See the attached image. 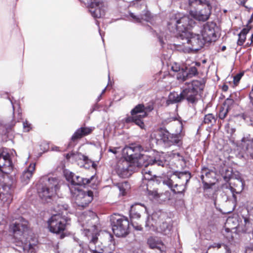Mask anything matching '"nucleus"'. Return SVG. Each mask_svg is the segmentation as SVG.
I'll return each mask as SVG.
<instances>
[{
  "instance_id": "nucleus-1",
  "label": "nucleus",
  "mask_w": 253,
  "mask_h": 253,
  "mask_svg": "<svg viewBox=\"0 0 253 253\" xmlns=\"http://www.w3.org/2000/svg\"><path fill=\"white\" fill-rule=\"evenodd\" d=\"M195 24L194 21L188 16L183 15L180 13H176L172 15L168 22V28L172 32H178L180 34L179 38L182 40L181 44L186 47L188 45L185 39L189 37V33L186 32Z\"/></svg>"
},
{
  "instance_id": "nucleus-2",
  "label": "nucleus",
  "mask_w": 253,
  "mask_h": 253,
  "mask_svg": "<svg viewBox=\"0 0 253 253\" xmlns=\"http://www.w3.org/2000/svg\"><path fill=\"white\" fill-rule=\"evenodd\" d=\"M59 182L58 178L47 175L40 178L37 184V192L42 202H48L56 195L60 188Z\"/></svg>"
},
{
  "instance_id": "nucleus-3",
  "label": "nucleus",
  "mask_w": 253,
  "mask_h": 253,
  "mask_svg": "<svg viewBox=\"0 0 253 253\" xmlns=\"http://www.w3.org/2000/svg\"><path fill=\"white\" fill-rule=\"evenodd\" d=\"M68 209V206L67 204H58L56 209L58 213L53 214L47 221L49 230L53 233L61 234V238L64 237L63 232L66 229L70 220L69 218L63 215L64 211H66Z\"/></svg>"
},
{
  "instance_id": "nucleus-4",
  "label": "nucleus",
  "mask_w": 253,
  "mask_h": 253,
  "mask_svg": "<svg viewBox=\"0 0 253 253\" xmlns=\"http://www.w3.org/2000/svg\"><path fill=\"white\" fill-rule=\"evenodd\" d=\"M178 128L175 133H171L166 129H161L159 131V136L161 140L168 147L172 145L180 146L182 144V139L185 135L183 131V124L181 121L178 122Z\"/></svg>"
},
{
  "instance_id": "nucleus-5",
  "label": "nucleus",
  "mask_w": 253,
  "mask_h": 253,
  "mask_svg": "<svg viewBox=\"0 0 253 253\" xmlns=\"http://www.w3.org/2000/svg\"><path fill=\"white\" fill-rule=\"evenodd\" d=\"M189 4L197 9L195 11H191L192 16L195 19L206 21L209 18L211 6L209 0H189Z\"/></svg>"
},
{
  "instance_id": "nucleus-6",
  "label": "nucleus",
  "mask_w": 253,
  "mask_h": 253,
  "mask_svg": "<svg viewBox=\"0 0 253 253\" xmlns=\"http://www.w3.org/2000/svg\"><path fill=\"white\" fill-rule=\"evenodd\" d=\"M166 164V161L164 159H159L157 157L152 159L147 156L143 155L137 161V166L144 167L142 169L141 173L143 175V180L150 181L153 180L155 175L148 168L150 165H157L158 166L164 167Z\"/></svg>"
},
{
  "instance_id": "nucleus-7",
  "label": "nucleus",
  "mask_w": 253,
  "mask_h": 253,
  "mask_svg": "<svg viewBox=\"0 0 253 253\" xmlns=\"http://www.w3.org/2000/svg\"><path fill=\"white\" fill-rule=\"evenodd\" d=\"M152 109L151 107L147 108L142 104H138L131 111V116L126 117L125 122L126 123H133L141 129H143L145 127L143 118L147 116V111H150Z\"/></svg>"
},
{
  "instance_id": "nucleus-8",
  "label": "nucleus",
  "mask_w": 253,
  "mask_h": 253,
  "mask_svg": "<svg viewBox=\"0 0 253 253\" xmlns=\"http://www.w3.org/2000/svg\"><path fill=\"white\" fill-rule=\"evenodd\" d=\"M173 175L178 180L183 179L185 181V185L180 182L174 183L173 179L171 178H168L164 180L163 183L167 185L175 194L183 193L186 190V185L191 178V173L189 171H176L173 173Z\"/></svg>"
},
{
  "instance_id": "nucleus-9",
  "label": "nucleus",
  "mask_w": 253,
  "mask_h": 253,
  "mask_svg": "<svg viewBox=\"0 0 253 253\" xmlns=\"http://www.w3.org/2000/svg\"><path fill=\"white\" fill-rule=\"evenodd\" d=\"M114 234L118 237L126 236L129 233V221L124 216L115 215L111 218Z\"/></svg>"
},
{
  "instance_id": "nucleus-10",
  "label": "nucleus",
  "mask_w": 253,
  "mask_h": 253,
  "mask_svg": "<svg viewBox=\"0 0 253 253\" xmlns=\"http://www.w3.org/2000/svg\"><path fill=\"white\" fill-rule=\"evenodd\" d=\"M13 169V165L8 153L4 151L0 153V179L10 180L13 179L9 176Z\"/></svg>"
},
{
  "instance_id": "nucleus-11",
  "label": "nucleus",
  "mask_w": 253,
  "mask_h": 253,
  "mask_svg": "<svg viewBox=\"0 0 253 253\" xmlns=\"http://www.w3.org/2000/svg\"><path fill=\"white\" fill-rule=\"evenodd\" d=\"M70 192L78 207H85L93 199V192L91 191L85 192L82 190H76L72 187Z\"/></svg>"
},
{
  "instance_id": "nucleus-12",
  "label": "nucleus",
  "mask_w": 253,
  "mask_h": 253,
  "mask_svg": "<svg viewBox=\"0 0 253 253\" xmlns=\"http://www.w3.org/2000/svg\"><path fill=\"white\" fill-rule=\"evenodd\" d=\"M14 180H8L0 179V203L8 206L12 201V189Z\"/></svg>"
},
{
  "instance_id": "nucleus-13",
  "label": "nucleus",
  "mask_w": 253,
  "mask_h": 253,
  "mask_svg": "<svg viewBox=\"0 0 253 253\" xmlns=\"http://www.w3.org/2000/svg\"><path fill=\"white\" fill-rule=\"evenodd\" d=\"M64 175L67 180L70 183L69 185V188L71 191V188L74 187L76 190H80L79 188L80 186H85L89 184L92 181L95 177L94 175L91 176L89 178H86L76 175L74 173L66 170L64 171Z\"/></svg>"
},
{
  "instance_id": "nucleus-14",
  "label": "nucleus",
  "mask_w": 253,
  "mask_h": 253,
  "mask_svg": "<svg viewBox=\"0 0 253 253\" xmlns=\"http://www.w3.org/2000/svg\"><path fill=\"white\" fill-rule=\"evenodd\" d=\"M28 222L22 217L19 216L13 221L10 225L9 229L14 236H22L28 230Z\"/></svg>"
},
{
  "instance_id": "nucleus-15",
  "label": "nucleus",
  "mask_w": 253,
  "mask_h": 253,
  "mask_svg": "<svg viewBox=\"0 0 253 253\" xmlns=\"http://www.w3.org/2000/svg\"><path fill=\"white\" fill-rule=\"evenodd\" d=\"M216 24L208 22L204 25L201 30V36L206 42H215L217 39L215 28Z\"/></svg>"
},
{
  "instance_id": "nucleus-16",
  "label": "nucleus",
  "mask_w": 253,
  "mask_h": 253,
  "mask_svg": "<svg viewBox=\"0 0 253 253\" xmlns=\"http://www.w3.org/2000/svg\"><path fill=\"white\" fill-rule=\"evenodd\" d=\"M106 6L104 3L96 0H90L88 9L94 18H101L105 15Z\"/></svg>"
},
{
  "instance_id": "nucleus-17",
  "label": "nucleus",
  "mask_w": 253,
  "mask_h": 253,
  "mask_svg": "<svg viewBox=\"0 0 253 253\" xmlns=\"http://www.w3.org/2000/svg\"><path fill=\"white\" fill-rule=\"evenodd\" d=\"M116 170L120 177L125 178L128 177L132 174L133 171L135 170V168L131 165L130 162L123 160L118 162Z\"/></svg>"
},
{
  "instance_id": "nucleus-18",
  "label": "nucleus",
  "mask_w": 253,
  "mask_h": 253,
  "mask_svg": "<svg viewBox=\"0 0 253 253\" xmlns=\"http://www.w3.org/2000/svg\"><path fill=\"white\" fill-rule=\"evenodd\" d=\"M185 41L188 43L187 48L193 50H198L202 48L206 42L202 36L199 34H189Z\"/></svg>"
},
{
  "instance_id": "nucleus-19",
  "label": "nucleus",
  "mask_w": 253,
  "mask_h": 253,
  "mask_svg": "<svg viewBox=\"0 0 253 253\" xmlns=\"http://www.w3.org/2000/svg\"><path fill=\"white\" fill-rule=\"evenodd\" d=\"M34 243H31L30 241L24 243L21 240H18L15 242V246L14 248L16 250L21 252L28 253H36L37 251V242L33 241Z\"/></svg>"
},
{
  "instance_id": "nucleus-20",
  "label": "nucleus",
  "mask_w": 253,
  "mask_h": 253,
  "mask_svg": "<svg viewBox=\"0 0 253 253\" xmlns=\"http://www.w3.org/2000/svg\"><path fill=\"white\" fill-rule=\"evenodd\" d=\"M185 86L183 87L182 91L183 99H186L189 103H194L198 100V94L197 91H195L185 83Z\"/></svg>"
},
{
  "instance_id": "nucleus-21",
  "label": "nucleus",
  "mask_w": 253,
  "mask_h": 253,
  "mask_svg": "<svg viewBox=\"0 0 253 253\" xmlns=\"http://www.w3.org/2000/svg\"><path fill=\"white\" fill-rule=\"evenodd\" d=\"M201 179L204 185L205 189H209L213 185L214 183L211 181V179L214 177V172L207 168L202 169Z\"/></svg>"
},
{
  "instance_id": "nucleus-22",
  "label": "nucleus",
  "mask_w": 253,
  "mask_h": 253,
  "mask_svg": "<svg viewBox=\"0 0 253 253\" xmlns=\"http://www.w3.org/2000/svg\"><path fill=\"white\" fill-rule=\"evenodd\" d=\"M93 130L92 127H81L77 129L71 137L72 141L69 144L68 147H73L75 144H72V141L81 139L83 137L91 133Z\"/></svg>"
},
{
  "instance_id": "nucleus-23",
  "label": "nucleus",
  "mask_w": 253,
  "mask_h": 253,
  "mask_svg": "<svg viewBox=\"0 0 253 253\" xmlns=\"http://www.w3.org/2000/svg\"><path fill=\"white\" fill-rule=\"evenodd\" d=\"M129 16L132 18V21L136 23H141L142 20L152 23V20L155 17L148 10H144L140 15H135L133 13L130 12Z\"/></svg>"
},
{
  "instance_id": "nucleus-24",
  "label": "nucleus",
  "mask_w": 253,
  "mask_h": 253,
  "mask_svg": "<svg viewBox=\"0 0 253 253\" xmlns=\"http://www.w3.org/2000/svg\"><path fill=\"white\" fill-rule=\"evenodd\" d=\"M36 164L35 163L31 164L28 168L26 169L20 176V182L23 185H27L30 182L33 172L35 169Z\"/></svg>"
},
{
  "instance_id": "nucleus-25",
  "label": "nucleus",
  "mask_w": 253,
  "mask_h": 253,
  "mask_svg": "<svg viewBox=\"0 0 253 253\" xmlns=\"http://www.w3.org/2000/svg\"><path fill=\"white\" fill-rule=\"evenodd\" d=\"M149 247L152 249H158L161 252L164 251L165 246L163 243L156 237H151L147 240Z\"/></svg>"
},
{
  "instance_id": "nucleus-26",
  "label": "nucleus",
  "mask_w": 253,
  "mask_h": 253,
  "mask_svg": "<svg viewBox=\"0 0 253 253\" xmlns=\"http://www.w3.org/2000/svg\"><path fill=\"white\" fill-rule=\"evenodd\" d=\"M182 75L180 74L177 76L178 80L185 81L188 77L191 78L198 74L197 68L195 67H191L189 68L188 72H186L184 69L181 70Z\"/></svg>"
},
{
  "instance_id": "nucleus-27",
  "label": "nucleus",
  "mask_w": 253,
  "mask_h": 253,
  "mask_svg": "<svg viewBox=\"0 0 253 253\" xmlns=\"http://www.w3.org/2000/svg\"><path fill=\"white\" fill-rule=\"evenodd\" d=\"M143 209L145 211H146V208L141 204H135L131 207L129 214L131 218H139L141 216L139 211L140 209Z\"/></svg>"
},
{
  "instance_id": "nucleus-28",
  "label": "nucleus",
  "mask_w": 253,
  "mask_h": 253,
  "mask_svg": "<svg viewBox=\"0 0 253 253\" xmlns=\"http://www.w3.org/2000/svg\"><path fill=\"white\" fill-rule=\"evenodd\" d=\"M186 83L189 87L195 91H197V93L203 90L205 84V82L203 79L193 80L191 82Z\"/></svg>"
},
{
  "instance_id": "nucleus-29",
  "label": "nucleus",
  "mask_w": 253,
  "mask_h": 253,
  "mask_svg": "<svg viewBox=\"0 0 253 253\" xmlns=\"http://www.w3.org/2000/svg\"><path fill=\"white\" fill-rule=\"evenodd\" d=\"M78 157L80 160H83L84 163V167L86 169H89L90 167L95 169L97 167L96 164L94 162L89 160L86 156L80 153L78 154Z\"/></svg>"
},
{
  "instance_id": "nucleus-30",
  "label": "nucleus",
  "mask_w": 253,
  "mask_h": 253,
  "mask_svg": "<svg viewBox=\"0 0 253 253\" xmlns=\"http://www.w3.org/2000/svg\"><path fill=\"white\" fill-rule=\"evenodd\" d=\"M183 100L182 92L178 94L177 92H171L168 97V102L173 104L180 102Z\"/></svg>"
},
{
  "instance_id": "nucleus-31",
  "label": "nucleus",
  "mask_w": 253,
  "mask_h": 253,
  "mask_svg": "<svg viewBox=\"0 0 253 253\" xmlns=\"http://www.w3.org/2000/svg\"><path fill=\"white\" fill-rule=\"evenodd\" d=\"M250 29L248 28H243L240 33L238 34V40L237 44L238 45H242L246 39V35L249 32Z\"/></svg>"
},
{
  "instance_id": "nucleus-32",
  "label": "nucleus",
  "mask_w": 253,
  "mask_h": 253,
  "mask_svg": "<svg viewBox=\"0 0 253 253\" xmlns=\"http://www.w3.org/2000/svg\"><path fill=\"white\" fill-rule=\"evenodd\" d=\"M113 238V236L110 235L109 241L110 243L108 246L104 247V249H101L102 252L103 253H113L115 249V244Z\"/></svg>"
},
{
  "instance_id": "nucleus-33",
  "label": "nucleus",
  "mask_w": 253,
  "mask_h": 253,
  "mask_svg": "<svg viewBox=\"0 0 253 253\" xmlns=\"http://www.w3.org/2000/svg\"><path fill=\"white\" fill-rule=\"evenodd\" d=\"M216 121V119L212 114L206 115L204 117L203 123L205 124L212 126Z\"/></svg>"
},
{
  "instance_id": "nucleus-34",
  "label": "nucleus",
  "mask_w": 253,
  "mask_h": 253,
  "mask_svg": "<svg viewBox=\"0 0 253 253\" xmlns=\"http://www.w3.org/2000/svg\"><path fill=\"white\" fill-rule=\"evenodd\" d=\"M8 99L10 100L11 104L12 105V106L13 115L14 114L15 110L16 108V107H17L18 114V116H19V119H21V109L20 107L19 103L18 102H17L16 100L14 101L13 97H12V98L8 97Z\"/></svg>"
},
{
  "instance_id": "nucleus-35",
  "label": "nucleus",
  "mask_w": 253,
  "mask_h": 253,
  "mask_svg": "<svg viewBox=\"0 0 253 253\" xmlns=\"http://www.w3.org/2000/svg\"><path fill=\"white\" fill-rule=\"evenodd\" d=\"M118 188L123 195H125L126 191L130 189V185L127 181H125L118 184Z\"/></svg>"
},
{
  "instance_id": "nucleus-36",
  "label": "nucleus",
  "mask_w": 253,
  "mask_h": 253,
  "mask_svg": "<svg viewBox=\"0 0 253 253\" xmlns=\"http://www.w3.org/2000/svg\"><path fill=\"white\" fill-rule=\"evenodd\" d=\"M130 146H126L123 149V154L124 155H126L130 159H134L136 157L135 154L133 153V150L131 149Z\"/></svg>"
},
{
  "instance_id": "nucleus-37",
  "label": "nucleus",
  "mask_w": 253,
  "mask_h": 253,
  "mask_svg": "<svg viewBox=\"0 0 253 253\" xmlns=\"http://www.w3.org/2000/svg\"><path fill=\"white\" fill-rule=\"evenodd\" d=\"M242 141L246 144L247 151H253V138L249 139L247 138L244 137L242 138Z\"/></svg>"
},
{
  "instance_id": "nucleus-38",
  "label": "nucleus",
  "mask_w": 253,
  "mask_h": 253,
  "mask_svg": "<svg viewBox=\"0 0 253 253\" xmlns=\"http://www.w3.org/2000/svg\"><path fill=\"white\" fill-rule=\"evenodd\" d=\"M161 228L163 233L165 235L169 234L172 229V227L171 225H169L166 222H163L162 225H161Z\"/></svg>"
},
{
  "instance_id": "nucleus-39",
  "label": "nucleus",
  "mask_w": 253,
  "mask_h": 253,
  "mask_svg": "<svg viewBox=\"0 0 253 253\" xmlns=\"http://www.w3.org/2000/svg\"><path fill=\"white\" fill-rule=\"evenodd\" d=\"M131 149L133 150V153L136 155L139 153L143 151V147L138 144H132L130 145Z\"/></svg>"
},
{
  "instance_id": "nucleus-40",
  "label": "nucleus",
  "mask_w": 253,
  "mask_h": 253,
  "mask_svg": "<svg viewBox=\"0 0 253 253\" xmlns=\"http://www.w3.org/2000/svg\"><path fill=\"white\" fill-rule=\"evenodd\" d=\"M228 111L229 110L228 108H225V107H221L218 114L219 118L221 120H223L226 117Z\"/></svg>"
},
{
  "instance_id": "nucleus-41",
  "label": "nucleus",
  "mask_w": 253,
  "mask_h": 253,
  "mask_svg": "<svg viewBox=\"0 0 253 253\" xmlns=\"http://www.w3.org/2000/svg\"><path fill=\"white\" fill-rule=\"evenodd\" d=\"M146 189L147 191V194L150 198H158V197H159L157 191L150 190L148 189L147 187L146 188Z\"/></svg>"
},
{
  "instance_id": "nucleus-42",
  "label": "nucleus",
  "mask_w": 253,
  "mask_h": 253,
  "mask_svg": "<svg viewBox=\"0 0 253 253\" xmlns=\"http://www.w3.org/2000/svg\"><path fill=\"white\" fill-rule=\"evenodd\" d=\"M237 185H239L241 188L238 189V191L236 189L232 187V186H230V189L232 191V192L233 193L234 192L236 193H240L243 189V183L241 180H238Z\"/></svg>"
},
{
  "instance_id": "nucleus-43",
  "label": "nucleus",
  "mask_w": 253,
  "mask_h": 253,
  "mask_svg": "<svg viewBox=\"0 0 253 253\" xmlns=\"http://www.w3.org/2000/svg\"><path fill=\"white\" fill-rule=\"evenodd\" d=\"M15 124L16 122L13 119L10 123H6L4 125V127L6 129L5 133L8 132L9 130L11 129L12 127H13L15 126Z\"/></svg>"
},
{
  "instance_id": "nucleus-44",
  "label": "nucleus",
  "mask_w": 253,
  "mask_h": 253,
  "mask_svg": "<svg viewBox=\"0 0 253 253\" xmlns=\"http://www.w3.org/2000/svg\"><path fill=\"white\" fill-rule=\"evenodd\" d=\"M183 69V68H181L179 65L177 63H174L171 66V70L175 72H179L178 73L177 76L180 74V75H182L181 70Z\"/></svg>"
},
{
  "instance_id": "nucleus-45",
  "label": "nucleus",
  "mask_w": 253,
  "mask_h": 253,
  "mask_svg": "<svg viewBox=\"0 0 253 253\" xmlns=\"http://www.w3.org/2000/svg\"><path fill=\"white\" fill-rule=\"evenodd\" d=\"M233 103V99L228 98L225 100L223 107H225V108H228V110H229L230 106L232 105Z\"/></svg>"
},
{
  "instance_id": "nucleus-46",
  "label": "nucleus",
  "mask_w": 253,
  "mask_h": 253,
  "mask_svg": "<svg viewBox=\"0 0 253 253\" xmlns=\"http://www.w3.org/2000/svg\"><path fill=\"white\" fill-rule=\"evenodd\" d=\"M23 126L24 130L26 132L29 131L31 129V124L26 121L23 122Z\"/></svg>"
},
{
  "instance_id": "nucleus-47",
  "label": "nucleus",
  "mask_w": 253,
  "mask_h": 253,
  "mask_svg": "<svg viewBox=\"0 0 253 253\" xmlns=\"http://www.w3.org/2000/svg\"><path fill=\"white\" fill-rule=\"evenodd\" d=\"M242 76V74H238L234 77L233 82L235 84H237L240 81Z\"/></svg>"
},
{
  "instance_id": "nucleus-48",
  "label": "nucleus",
  "mask_w": 253,
  "mask_h": 253,
  "mask_svg": "<svg viewBox=\"0 0 253 253\" xmlns=\"http://www.w3.org/2000/svg\"><path fill=\"white\" fill-rule=\"evenodd\" d=\"M226 172L227 173V174L225 175H223V177L224 180L226 182H227L231 178L232 174H231V172L230 171H229L228 170H226Z\"/></svg>"
},
{
  "instance_id": "nucleus-49",
  "label": "nucleus",
  "mask_w": 253,
  "mask_h": 253,
  "mask_svg": "<svg viewBox=\"0 0 253 253\" xmlns=\"http://www.w3.org/2000/svg\"><path fill=\"white\" fill-rule=\"evenodd\" d=\"M221 244L220 243H214L213 244H212L211 245H210L208 247V250H209L211 248H216L217 249H219V248H221Z\"/></svg>"
},
{
  "instance_id": "nucleus-50",
  "label": "nucleus",
  "mask_w": 253,
  "mask_h": 253,
  "mask_svg": "<svg viewBox=\"0 0 253 253\" xmlns=\"http://www.w3.org/2000/svg\"><path fill=\"white\" fill-rule=\"evenodd\" d=\"M176 120V118H175V117H169V118H168L167 119L163 121V123L164 125L168 124L169 122L173 121H175Z\"/></svg>"
},
{
  "instance_id": "nucleus-51",
  "label": "nucleus",
  "mask_w": 253,
  "mask_h": 253,
  "mask_svg": "<svg viewBox=\"0 0 253 253\" xmlns=\"http://www.w3.org/2000/svg\"><path fill=\"white\" fill-rule=\"evenodd\" d=\"M119 149V147H110L108 151L114 154H116L118 153V150Z\"/></svg>"
},
{
  "instance_id": "nucleus-52",
  "label": "nucleus",
  "mask_w": 253,
  "mask_h": 253,
  "mask_svg": "<svg viewBox=\"0 0 253 253\" xmlns=\"http://www.w3.org/2000/svg\"><path fill=\"white\" fill-rule=\"evenodd\" d=\"M174 157L175 158L177 157L179 161H184V157L182 156H181L180 153H175L174 154Z\"/></svg>"
},
{
  "instance_id": "nucleus-53",
  "label": "nucleus",
  "mask_w": 253,
  "mask_h": 253,
  "mask_svg": "<svg viewBox=\"0 0 253 253\" xmlns=\"http://www.w3.org/2000/svg\"><path fill=\"white\" fill-rule=\"evenodd\" d=\"M99 108V105L96 103L95 104H94L91 109H90L91 113H92L93 111L95 110H97Z\"/></svg>"
},
{
  "instance_id": "nucleus-54",
  "label": "nucleus",
  "mask_w": 253,
  "mask_h": 253,
  "mask_svg": "<svg viewBox=\"0 0 253 253\" xmlns=\"http://www.w3.org/2000/svg\"><path fill=\"white\" fill-rule=\"evenodd\" d=\"M250 41H251L250 42H247L245 46L246 47H249L250 46H252V45H253V34L251 36V37L250 38Z\"/></svg>"
},
{
  "instance_id": "nucleus-55",
  "label": "nucleus",
  "mask_w": 253,
  "mask_h": 253,
  "mask_svg": "<svg viewBox=\"0 0 253 253\" xmlns=\"http://www.w3.org/2000/svg\"><path fill=\"white\" fill-rule=\"evenodd\" d=\"M249 97H250V102L253 105V85L252 86V90L249 94Z\"/></svg>"
},
{
  "instance_id": "nucleus-56",
  "label": "nucleus",
  "mask_w": 253,
  "mask_h": 253,
  "mask_svg": "<svg viewBox=\"0 0 253 253\" xmlns=\"http://www.w3.org/2000/svg\"><path fill=\"white\" fill-rule=\"evenodd\" d=\"M245 253H253V247H247Z\"/></svg>"
},
{
  "instance_id": "nucleus-57",
  "label": "nucleus",
  "mask_w": 253,
  "mask_h": 253,
  "mask_svg": "<svg viewBox=\"0 0 253 253\" xmlns=\"http://www.w3.org/2000/svg\"><path fill=\"white\" fill-rule=\"evenodd\" d=\"M133 228L138 231H141L142 230V227L141 225H136L135 226L134 224H132Z\"/></svg>"
},
{
  "instance_id": "nucleus-58",
  "label": "nucleus",
  "mask_w": 253,
  "mask_h": 253,
  "mask_svg": "<svg viewBox=\"0 0 253 253\" xmlns=\"http://www.w3.org/2000/svg\"><path fill=\"white\" fill-rule=\"evenodd\" d=\"M228 89V86L227 85L224 84L222 86V89L223 91H227Z\"/></svg>"
},
{
  "instance_id": "nucleus-59",
  "label": "nucleus",
  "mask_w": 253,
  "mask_h": 253,
  "mask_svg": "<svg viewBox=\"0 0 253 253\" xmlns=\"http://www.w3.org/2000/svg\"><path fill=\"white\" fill-rule=\"evenodd\" d=\"M247 0H238L239 3L245 6V4Z\"/></svg>"
},
{
  "instance_id": "nucleus-60",
  "label": "nucleus",
  "mask_w": 253,
  "mask_h": 253,
  "mask_svg": "<svg viewBox=\"0 0 253 253\" xmlns=\"http://www.w3.org/2000/svg\"><path fill=\"white\" fill-rule=\"evenodd\" d=\"M247 153L250 155L251 157L253 159V150L247 151Z\"/></svg>"
},
{
  "instance_id": "nucleus-61",
  "label": "nucleus",
  "mask_w": 253,
  "mask_h": 253,
  "mask_svg": "<svg viewBox=\"0 0 253 253\" xmlns=\"http://www.w3.org/2000/svg\"><path fill=\"white\" fill-rule=\"evenodd\" d=\"M244 221L245 222V224H246V226H247L248 224H249L250 223V221H249V220L245 218L244 219Z\"/></svg>"
},
{
  "instance_id": "nucleus-62",
  "label": "nucleus",
  "mask_w": 253,
  "mask_h": 253,
  "mask_svg": "<svg viewBox=\"0 0 253 253\" xmlns=\"http://www.w3.org/2000/svg\"><path fill=\"white\" fill-rule=\"evenodd\" d=\"M101 96H102V95L100 94V95L97 97V98L96 99L97 103L101 100Z\"/></svg>"
},
{
  "instance_id": "nucleus-63",
  "label": "nucleus",
  "mask_w": 253,
  "mask_h": 253,
  "mask_svg": "<svg viewBox=\"0 0 253 253\" xmlns=\"http://www.w3.org/2000/svg\"><path fill=\"white\" fill-rule=\"evenodd\" d=\"M105 90H106V88H105L102 91V92L100 94L102 95L103 93H104V92H105Z\"/></svg>"
},
{
  "instance_id": "nucleus-64",
  "label": "nucleus",
  "mask_w": 253,
  "mask_h": 253,
  "mask_svg": "<svg viewBox=\"0 0 253 253\" xmlns=\"http://www.w3.org/2000/svg\"><path fill=\"white\" fill-rule=\"evenodd\" d=\"M225 49H226V47H225V46H223L222 47V51L224 50Z\"/></svg>"
}]
</instances>
